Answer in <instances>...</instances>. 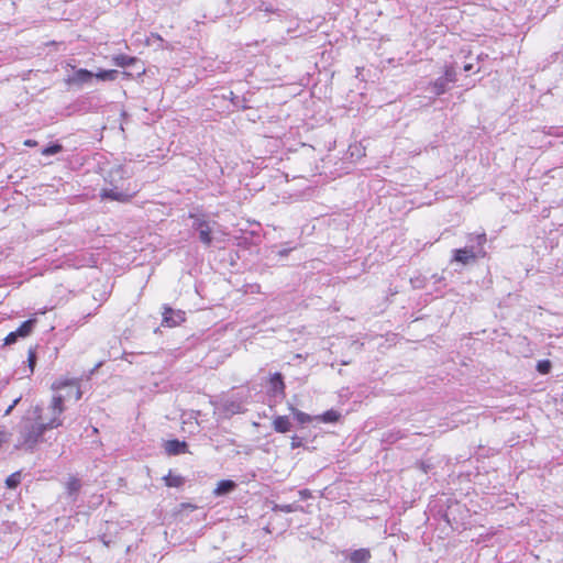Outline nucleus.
Here are the masks:
<instances>
[{"instance_id": "c9c22d12", "label": "nucleus", "mask_w": 563, "mask_h": 563, "mask_svg": "<svg viewBox=\"0 0 563 563\" xmlns=\"http://www.w3.org/2000/svg\"><path fill=\"white\" fill-rule=\"evenodd\" d=\"M472 69H473V65H472V64H466V65L464 66V70H465V71H470V70H472Z\"/></svg>"}, {"instance_id": "f8f14e48", "label": "nucleus", "mask_w": 563, "mask_h": 563, "mask_svg": "<svg viewBox=\"0 0 563 563\" xmlns=\"http://www.w3.org/2000/svg\"><path fill=\"white\" fill-rule=\"evenodd\" d=\"M221 410L225 417H231L243 412V405L239 400H225L221 406Z\"/></svg>"}, {"instance_id": "c756f323", "label": "nucleus", "mask_w": 563, "mask_h": 563, "mask_svg": "<svg viewBox=\"0 0 563 563\" xmlns=\"http://www.w3.org/2000/svg\"><path fill=\"white\" fill-rule=\"evenodd\" d=\"M303 445V439L298 437V435H294L291 437V442H290V446L291 449H297V448H300Z\"/></svg>"}, {"instance_id": "c85d7f7f", "label": "nucleus", "mask_w": 563, "mask_h": 563, "mask_svg": "<svg viewBox=\"0 0 563 563\" xmlns=\"http://www.w3.org/2000/svg\"><path fill=\"white\" fill-rule=\"evenodd\" d=\"M36 351L35 349L33 347H30L29 349V353H27V364H29V368H30V372L33 373L34 371V367L36 365Z\"/></svg>"}, {"instance_id": "423d86ee", "label": "nucleus", "mask_w": 563, "mask_h": 563, "mask_svg": "<svg viewBox=\"0 0 563 563\" xmlns=\"http://www.w3.org/2000/svg\"><path fill=\"white\" fill-rule=\"evenodd\" d=\"M100 197L102 200L129 202L132 199L133 194H130L128 190L120 189L118 186H112L110 188L101 189Z\"/></svg>"}, {"instance_id": "7c9ffc66", "label": "nucleus", "mask_w": 563, "mask_h": 563, "mask_svg": "<svg viewBox=\"0 0 563 563\" xmlns=\"http://www.w3.org/2000/svg\"><path fill=\"white\" fill-rule=\"evenodd\" d=\"M20 400H21V397H18L16 399H14L13 402L4 411V416L10 415L11 411L13 410V408L19 404Z\"/></svg>"}, {"instance_id": "a211bd4d", "label": "nucleus", "mask_w": 563, "mask_h": 563, "mask_svg": "<svg viewBox=\"0 0 563 563\" xmlns=\"http://www.w3.org/2000/svg\"><path fill=\"white\" fill-rule=\"evenodd\" d=\"M66 488L68 496L75 501L81 488V481L77 477H70Z\"/></svg>"}, {"instance_id": "9b49d317", "label": "nucleus", "mask_w": 563, "mask_h": 563, "mask_svg": "<svg viewBox=\"0 0 563 563\" xmlns=\"http://www.w3.org/2000/svg\"><path fill=\"white\" fill-rule=\"evenodd\" d=\"M95 77V74L88 69L80 68L67 79V84L81 86L89 82Z\"/></svg>"}, {"instance_id": "6e6552de", "label": "nucleus", "mask_w": 563, "mask_h": 563, "mask_svg": "<svg viewBox=\"0 0 563 563\" xmlns=\"http://www.w3.org/2000/svg\"><path fill=\"white\" fill-rule=\"evenodd\" d=\"M164 450L169 456L185 454L188 453V443L178 439L168 440L164 443Z\"/></svg>"}, {"instance_id": "dca6fc26", "label": "nucleus", "mask_w": 563, "mask_h": 563, "mask_svg": "<svg viewBox=\"0 0 563 563\" xmlns=\"http://www.w3.org/2000/svg\"><path fill=\"white\" fill-rule=\"evenodd\" d=\"M291 422L287 416H277L273 420V428L278 433H286L291 429Z\"/></svg>"}, {"instance_id": "f3484780", "label": "nucleus", "mask_w": 563, "mask_h": 563, "mask_svg": "<svg viewBox=\"0 0 563 563\" xmlns=\"http://www.w3.org/2000/svg\"><path fill=\"white\" fill-rule=\"evenodd\" d=\"M137 62V58L134 56H129L124 54H119L113 56L112 63L118 67H129L134 65Z\"/></svg>"}, {"instance_id": "7ed1b4c3", "label": "nucleus", "mask_w": 563, "mask_h": 563, "mask_svg": "<svg viewBox=\"0 0 563 563\" xmlns=\"http://www.w3.org/2000/svg\"><path fill=\"white\" fill-rule=\"evenodd\" d=\"M36 324V319H27L24 322L21 323V325L15 330L10 332L4 338V345H11L18 342L19 339H24L29 336L34 327Z\"/></svg>"}, {"instance_id": "aec40b11", "label": "nucleus", "mask_w": 563, "mask_h": 563, "mask_svg": "<svg viewBox=\"0 0 563 563\" xmlns=\"http://www.w3.org/2000/svg\"><path fill=\"white\" fill-rule=\"evenodd\" d=\"M164 482H165V485L168 486V487H180L184 485L185 483V478L180 475H174L172 473V471H169V473L164 476Z\"/></svg>"}, {"instance_id": "20e7f679", "label": "nucleus", "mask_w": 563, "mask_h": 563, "mask_svg": "<svg viewBox=\"0 0 563 563\" xmlns=\"http://www.w3.org/2000/svg\"><path fill=\"white\" fill-rule=\"evenodd\" d=\"M163 309L162 325L164 327L174 328L186 320V313L183 310H175L167 305H165Z\"/></svg>"}, {"instance_id": "f704fd0d", "label": "nucleus", "mask_w": 563, "mask_h": 563, "mask_svg": "<svg viewBox=\"0 0 563 563\" xmlns=\"http://www.w3.org/2000/svg\"><path fill=\"white\" fill-rule=\"evenodd\" d=\"M290 251H291V249H279V250H277L276 253H277V255L284 257V256H287Z\"/></svg>"}, {"instance_id": "1a4fd4ad", "label": "nucleus", "mask_w": 563, "mask_h": 563, "mask_svg": "<svg viewBox=\"0 0 563 563\" xmlns=\"http://www.w3.org/2000/svg\"><path fill=\"white\" fill-rule=\"evenodd\" d=\"M269 394L274 397L285 396V383L280 373H274L269 379Z\"/></svg>"}, {"instance_id": "0eeeda50", "label": "nucleus", "mask_w": 563, "mask_h": 563, "mask_svg": "<svg viewBox=\"0 0 563 563\" xmlns=\"http://www.w3.org/2000/svg\"><path fill=\"white\" fill-rule=\"evenodd\" d=\"M53 389H65V388H69L70 390H68L67 393V396L70 397L71 396V391L74 390V397L76 400H79L81 398V390H80V387H79V384H78V380L77 379H59V380H56L54 384H53Z\"/></svg>"}, {"instance_id": "2f4dec72", "label": "nucleus", "mask_w": 563, "mask_h": 563, "mask_svg": "<svg viewBox=\"0 0 563 563\" xmlns=\"http://www.w3.org/2000/svg\"><path fill=\"white\" fill-rule=\"evenodd\" d=\"M260 10H263V11H265L266 13H277V12H278V10H277V9H274L272 5H264V4H262V5L260 7Z\"/></svg>"}, {"instance_id": "f257e3e1", "label": "nucleus", "mask_w": 563, "mask_h": 563, "mask_svg": "<svg viewBox=\"0 0 563 563\" xmlns=\"http://www.w3.org/2000/svg\"><path fill=\"white\" fill-rule=\"evenodd\" d=\"M65 397L56 395L53 397L48 409L52 412L49 421H42V408L36 406L34 409V419L24 418L19 427V448L33 451L38 443L43 441V435L47 430L58 428L63 424L60 415L64 412Z\"/></svg>"}, {"instance_id": "393cba45", "label": "nucleus", "mask_w": 563, "mask_h": 563, "mask_svg": "<svg viewBox=\"0 0 563 563\" xmlns=\"http://www.w3.org/2000/svg\"><path fill=\"white\" fill-rule=\"evenodd\" d=\"M291 411H292V415L295 417V419L300 423V424H306V423H309L312 421V417L309 416L308 413L306 412H302L294 407H290Z\"/></svg>"}, {"instance_id": "9d476101", "label": "nucleus", "mask_w": 563, "mask_h": 563, "mask_svg": "<svg viewBox=\"0 0 563 563\" xmlns=\"http://www.w3.org/2000/svg\"><path fill=\"white\" fill-rule=\"evenodd\" d=\"M345 558L351 563H368L372 558V554L369 549L361 548L349 552L347 554H345Z\"/></svg>"}, {"instance_id": "2eb2a0df", "label": "nucleus", "mask_w": 563, "mask_h": 563, "mask_svg": "<svg viewBox=\"0 0 563 563\" xmlns=\"http://www.w3.org/2000/svg\"><path fill=\"white\" fill-rule=\"evenodd\" d=\"M427 89H430V91L438 97L449 90V84L442 77H439L435 80L430 81Z\"/></svg>"}, {"instance_id": "72a5a7b5", "label": "nucleus", "mask_w": 563, "mask_h": 563, "mask_svg": "<svg viewBox=\"0 0 563 563\" xmlns=\"http://www.w3.org/2000/svg\"><path fill=\"white\" fill-rule=\"evenodd\" d=\"M24 145L29 147H35L38 145L37 141L27 139L24 141Z\"/></svg>"}, {"instance_id": "ddd939ff", "label": "nucleus", "mask_w": 563, "mask_h": 563, "mask_svg": "<svg viewBox=\"0 0 563 563\" xmlns=\"http://www.w3.org/2000/svg\"><path fill=\"white\" fill-rule=\"evenodd\" d=\"M74 266L80 267H92L97 264V260L91 253H82L74 257Z\"/></svg>"}, {"instance_id": "4468645a", "label": "nucleus", "mask_w": 563, "mask_h": 563, "mask_svg": "<svg viewBox=\"0 0 563 563\" xmlns=\"http://www.w3.org/2000/svg\"><path fill=\"white\" fill-rule=\"evenodd\" d=\"M236 483L232 479H222L213 490L214 496H225L236 488Z\"/></svg>"}, {"instance_id": "4be33fe9", "label": "nucleus", "mask_w": 563, "mask_h": 563, "mask_svg": "<svg viewBox=\"0 0 563 563\" xmlns=\"http://www.w3.org/2000/svg\"><path fill=\"white\" fill-rule=\"evenodd\" d=\"M341 417V413L336 410L330 409L325 412H323L321 416H318L317 419L321 420L325 423H333L336 422Z\"/></svg>"}, {"instance_id": "a878e982", "label": "nucleus", "mask_w": 563, "mask_h": 563, "mask_svg": "<svg viewBox=\"0 0 563 563\" xmlns=\"http://www.w3.org/2000/svg\"><path fill=\"white\" fill-rule=\"evenodd\" d=\"M20 483H21V473L20 472L12 473L5 479V485L10 489L16 488Z\"/></svg>"}, {"instance_id": "39448f33", "label": "nucleus", "mask_w": 563, "mask_h": 563, "mask_svg": "<svg viewBox=\"0 0 563 563\" xmlns=\"http://www.w3.org/2000/svg\"><path fill=\"white\" fill-rule=\"evenodd\" d=\"M192 228L198 232L199 241L202 244H205L206 246L211 245L212 229L207 220H205L203 218H200V217H195L194 222H192Z\"/></svg>"}, {"instance_id": "e433bc0d", "label": "nucleus", "mask_w": 563, "mask_h": 563, "mask_svg": "<svg viewBox=\"0 0 563 563\" xmlns=\"http://www.w3.org/2000/svg\"><path fill=\"white\" fill-rule=\"evenodd\" d=\"M4 433H0V445L4 442Z\"/></svg>"}, {"instance_id": "bb28decb", "label": "nucleus", "mask_w": 563, "mask_h": 563, "mask_svg": "<svg viewBox=\"0 0 563 563\" xmlns=\"http://www.w3.org/2000/svg\"><path fill=\"white\" fill-rule=\"evenodd\" d=\"M448 84H454L457 80L456 71L453 66H445L443 76H441Z\"/></svg>"}, {"instance_id": "cd10ccee", "label": "nucleus", "mask_w": 563, "mask_h": 563, "mask_svg": "<svg viewBox=\"0 0 563 563\" xmlns=\"http://www.w3.org/2000/svg\"><path fill=\"white\" fill-rule=\"evenodd\" d=\"M552 368V364L549 360H541L537 363V371L540 374H549Z\"/></svg>"}, {"instance_id": "f03ea898", "label": "nucleus", "mask_w": 563, "mask_h": 563, "mask_svg": "<svg viewBox=\"0 0 563 563\" xmlns=\"http://www.w3.org/2000/svg\"><path fill=\"white\" fill-rule=\"evenodd\" d=\"M487 236L485 232L471 233L467 235V244L462 249L453 250V262H457L464 266L475 264L478 258H484L487 253L485 244Z\"/></svg>"}, {"instance_id": "473e14b6", "label": "nucleus", "mask_w": 563, "mask_h": 563, "mask_svg": "<svg viewBox=\"0 0 563 563\" xmlns=\"http://www.w3.org/2000/svg\"><path fill=\"white\" fill-rule=\"evenodd\" d=\"M299 495L301 499H308L311 497V492L309 489H301L299 490Z\"/></svg>"}, {"instance_id": "b1692460", "label": "nucleus", "mask_w": 563, "mask_h": 563, "mask_svg": "<svg viewBox=\"0 0 563 563\" xmlns=\"http://www.w3.org/2000/svg\"><path fill=\"white\" fill-rule=\"evenodd\" d=\"M63 151V145L59 143H52L45 147L42 148L41 153L44 156H52L55 154H58Z\"/></svg>"}, {"instance_id": "5701e85b", "label": "nucleus", "mask_w": 563, "mask_h": 563, "mask_svg": "<svg viewBox=\"0 0 563 563\" xmlns=\"http://www.w3.org/2000/svg\"><path fill=\"white\" fill-rule=\"evenodd\" d=\"M119 71L115 69L100 70L95 77L103 81H113L118 78Z\"/></svg>"}, {"instance_id": "412c9836", "label": "nucleus", "mask_w": 563, "mask_h": 563, "mask_svg": "<svg viewBox=\"0 0 563 563\" xmlns=\"http://www.w3.org/2000/svg\"><path fill=\"white\" fill-rule=\"evenodd\" d=\"M405 433L401 430H390L383 434L382 441L387 444H394L398 440L405 438Z\"/></svg>"}, {"instance_id": "6ab92c4d", "label": "nucleus", "mask_w": 563, "mask_h": 563, "mask_svg": "<svg viewBox=\"0 0 563 563\" xmlns=\"http://www.w3.org/2000/svg\"><path fill=\"white\" fill-rule=\"evenodd\" d=\"M272 510L275 512L282 511V512L290 514V512L303 511V508L298 503H292V504H287V505L274 504L272 506Z\"/></svg>"}]
</instances>
